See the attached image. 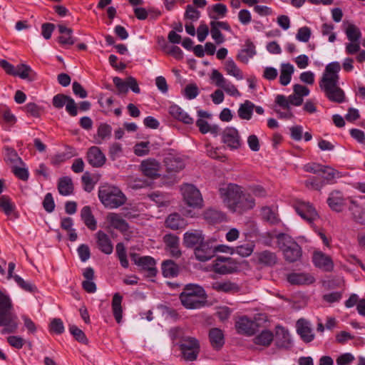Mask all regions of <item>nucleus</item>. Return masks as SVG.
<instances>
[{
    "mask_svg": "<svg viewBox=\"0 0 365 365\" xmlns=\"http://www.w3.org/2000/svg\"><path fill=\"white\" fill-rule=\"evenodd\" d=\"M340 70L341 66L337 61L327 64L319 82L320 89L328 100L337 103L345 101V93L339 86Z\"/></svg>",
    "mask_w": 365,
    "mask_h": 365,
    "instance_id": "1",
    "label": "nucleus"
},
{
    "mask_svg": "<svg viewBox=\"0 0 365 365\" xmlns=\"http://www.w3.org/2000/svg\"><path fill=\"white\" fill-rule=\"evenodd\" d=\"M221 199L226 206L234 212L242 213L252 209L255 200L250 194L245 193L237 184L230 183L219 189Z\"/></svg>",
    "mask_w": 365,
    "mask_h": 365,
    "instance_id": "2",
    "label": "nucleus"
},
{
    "mask_svg": "<svg viewBox=\"0 0 365 365\" xmlns=\"http://www.w3.org/2000/svg\"><path fill=\"white\" fill-rule=\"evenodd\" d=\"M179 298L186 309H196L205 306L207 295L202 287L196 284H188L183 288Z\"/></svg>",
    "mask_w": 365,
    "mask_h": 365,
    "instance_id": "3",
    "label": "nucleus"
},
{
    "mask_svg": "<svg viewBox=\"0 0 365 365\" xmlns=\"http://www.w3.org/2000/svg\"><path fill=\"white\" fill-rule=\"evenodd\" d=\"M98 198L103 206L108 209H116L125 204L127 197L117 186L103 184L98 188Z\"/></svg>",
    "mask_w": 365,
    "mask_h": 365,
    "instance_id": "4",
    "label": "nucleus"
},
{
    "mask_svg": "<svg viewBox=\"0 0 365 365\" xmlns=\"http://www.w3.org/2000/svg\"><path fill=\"white\" fill-rule=\"evenodd\" d=\"M278 244L284 257L289 262L298 261L302 255V247L289 235L279 234Z\"/></svg>",
    "mask_w": 365,
    "mask_h": 365,
    "instance_id": "5",
    "label": "nucleus"
},
{
    "mask_svg": "<svg viewBox=\"0 0 365 365\" xmlns=\"http://www.w3.org/2000/svg\"><path fill=\"white\" fill-rule=\"evenodd\" d=\"M176 337L180 338L178 346L182 358L187 361H195L200 351L199 341L195 337L180 336L179 334H176Z\"/></svg>",
    "mask_w": 365,
    "mask_h": 365,
    "instance_id": "6",
    "label": "nucleus"
},
{
    "mask_svg": "<svg viewBox=\"0 0 365 365\" xmlns=\"http://www.w3.org/2000/svg\"><path fill=\"white\" fill-rule=\"evenodd\" d=\"M240 270V264L234 259L217 257L212 264V271L220 274H230Z\"/></svg>",
    "mask_w": 365,
    "mask_h": 365,
    "instance_id": "7",
    "label": "nucleus"
},
{
    "mask_svg": "<svg viewBox=\"0 0 365 365\" xmlns=\"http://www.w3.org/2000/svg\"><path fill=\"white\" fill-rule=\"evenodd\" d=\"M181 192L185 202L193 208L201 207L202 197L199 190L191 184H185L181 187Z\"/></svg>",
    "mask_w": 365,
    "mask_h": 365,
    "instance_id": "8",
    "label": "nucleus"
},
{
    "mask_svg": "<svg viewBox=\"0 0 365 365\" xmlns=\"http://www.w3.org/2000/svg\"><path fill=\"white\" fill-rule=\"evenodd\" d=\"M195 258L199 262H207L215 255V240H204L194 250Z\"/></svg>",
    "mask_w": 365,
    "mask_h": 365,
    "instance_id": "9",
    "label": "nucleus"
},
{
    "mask_svg": "<svg viewBox=\"0 0 365 365\" xmlns=\"http://www.w3.org/2000/svg\"><path fill=\"white\" fill-rule=\"evenodd\" d=\"M53 106L57 108L61 109L64 106L66 110L71 116H76L78 114V108L74 100L65 94L59 93L53 96L52 100Z\"/></svg>",
    "mask_w": 365,
    "mask_h": 365,
    "instance_id": "10",
    "label": "nucleus"
},
{
    "mask_svg": "<svg viewBox=\"0 0 365 365\" xmlns=\"http://www.w3.org/2000/svg\"><path fill=\"white\" fill-rule=\"evenodd\" d=\"M294 207L297 213L309 224L319 218L317 210L309 202L299 201L294 204Z\"/></svg>",
    "mask_w": 365,
    "mask_h": 365,
    "instance_id": "11",
    "label": "nucleus"
},
{
    "mask_svg": "<svg viewBox=\"0 0 365 365\" xmlns=\"http://www.w3.org/2000/svg\"><path fill=\"white\" fill-rule=\"evenodd\" d=\"M131 260L138 266L142 270L148 272V277H154L156 275L157 269L155 267V260L150 256L140 257L136 253L130 255Z\"/></svg>",
    "mask_w": 365,
    "mask_h": 365,
    "instance_id": "12",
    "label": "nucleus"
},
{
    "mask_svg": "<svg viewBox=\"0 0 365 365\" xmlns=\"http://www.w3.org/2000/svg\"><path fill=\"white\" fill-rule=\"evenodd\" d=\"M222 140L231 150L241 146V139L238 130L233 127H227L222 132Z\"/></svg>",
    "mask_w": 365,
    "mask_h": 365,
    "instance_id": "13",
    "label": "nucleus"
},
{
    "mask_svg": "<svg viewBox=\"0 0 365 365\" xmlns=\"http://www.w3.org/2000/svg\"><path fill=\"white\" fill-rule=\"evenodd\" d=\"M143 174L151 179L160 176V163L155 158H148L143 160L140 165Z\"/></svg>",
    "mask_w": 365,
    "mask_h": 365,
    "instance_id": "14",
    "label": "nucleus"
},
{
    "mask_svg": "<svg viewBox=\"0 0 365 365\" xmlns=\"http://www.w3.org/2000/svg\"><path fill=\"white\" fill-rule=\"evenodd\" d=\"M312 261L315 267L324 272H331L334 269V262L330 256L321 251H315L312 255Z\"/></svg>",
    "mask_w": 365,
    "mask_h": 365,
    "instance_id": "15",
    "label": "nucleus"
},
{
    "mask_svg": "<svg viewBox=\"0 0 365 365\" xmlns=\"http://www.w3.org/2000/svg\"><path fill=\"white\" fill-rule=\"evenodd\" d=\"M86 158L88 163L93 168H101L106 161V155L97 146H92L88 149Z\"/></svg>",
    "mask_w": 365,
    "mask_h": 365,
    "instance_id": "16",
    "label": "nucleus"
},
{
    "mask_svg": "<svg viewBox=\"0 0 365 365\" xmlns=\"http://www.w3.org/2000/svg\"><path fill=\"white\" fill-rule=\"evenodd\" d=\"M327 202L333 211L339 212L345 205V198L341 191L333 190L329 193Z\"/></svg>",
    "mask_w": 365,
    "mask_h": 365,
    "instance_id": "17",
    "label": "nucleus"
},
{
    "mask_svg": "<svg viewBox=\"0 0 365 365\" xmlns=\"http://www.w3.org/2000/svg\"><path fill=\"white\" fill-rule=\"evenodd\" d=\"M257 262L264 267H273L278 262V257L275 252L270 250H263L255 253Z\"/></svg>",
    "mask_w": 365,
    "mask_h": 365,
    "instance_id": "18",
    "label": "nucleus"
},
{
    "mask_svg": "<svg viewBox=\"0 0 365 365\" xmlns=\"http://www.w3.org/2000/svg\"><path fill=\"white\" fill-rule=\"evenodd\" d=\"M204 240L202 231L197 230L186 232L183 235V244L188 248H195Z\"/></svg>",
    "mask_w": 365,
    "mask_h": 365,
    "instance_id": "19",
    "label": "nucleus"
},
{
    "mask_svg": "<svg viewBox=\"0 0 365 365\" xmlns=\"http://www.w3.org/2000/svg\"><path fill=\"white\" fill-rule=\"evenodd\" d=\"M303 103V98L297 96L294 93L286 97L283 95H277L275 98V103L282 108H291V106H299Z\"/></svg>",
    "mask_w": 365,
    "mask_h": 365,
    "instance_id": "20",
    "label": "nucleus"
},
{
    "mask_svg": "<svg viewBox=\"0 0 365 365\" xmlns=\"http://www.w3.org/2000/svg\"><path fill=\"white\" fill-rule=\"evenodd\" d=\"M259 327L257 321H236L235 324L237 333L248 336L254 335Z\"/></svg>",
    "mask_w": 365,
    "mask_h": 365,
    "instance_id": "21",
    "label": "nucleus"
},
{
    "mask_svg": "<svg viewBox=\"0 0 365 365\" xmlns=\"http://www.w3.org/2000/svg\"><path fill=\"white\" fill-rule=\"evenodd\" d=\"M13 306L8 295L0 290V319H11Z\"/></svg>",
    "mask_w": 365,
    "mask_h": 365,
    "instance_id": "22",
    "label": "nucleus"
},
{
    "mask_svg": "<svg viewBox=\"0 0 365 365\" xmlns=\"http://www.w3.org/2000/svg\"><path fill=\"white\" fill-rule=\"evenodd\" d=\"M96 243L98 249L106 255L113 252V245L109 237L103 231L99 230L96 234Z\"/></svg>",
    "mask_w": 365,
    "mask_h": 365,
    "instance_id": "23",
    "label": "nucleus"
},
{
    "mask_svg": "<svg viewBox=\"0 0 365 365\" xmlns=\"http://www.w3.org/2000/svg\"><path fill=\"white\" fill-rule=\"evenodd\" d=\"M210 287L218 292L236 293L240 291V287L230 280L215 281L210 284Z\"/></svg>",
    "mask_w": 365,
    "mask_h": 365,
    "instance_id": "24",
    "label": "nucleus"
},
{
    "mask_svg": "<svg viewBox=\"0 0 365 365\" xmlns=\"http://www.w3.org/2000/svg\"><path fill=\"white\" fill-rule=\"evenodd\" d=\"M296 327L297 334L303 341L309 343L314 339V334L309 321H297Z\"/></svg>",
    "mask_w": 365,
    "mask_h": 365,
    "instance_id": "25",
    "label": "nucleus"
},
{
    "mask_svg": "<svg viewBox=\"0 0 365 365\" xmlns=\"http://www.w3.org/2000/svg\"><path fill=\"white\" fill-rule=\"evenodd\" d=\"M209 340L212 347L216 350H220L225 342L223 331L218 328H212L208 334Z\"/></svg>",
    "mask_w": 365,
    "mask_h": 365,
    "instance_id": "26",
    "label": "nucleus"
},
{
    "mask_svg": "<svg viewBox=\"0 0 365 365\" xmlns=\"http://www.w3.org/2000/svg\"><path fill=\"white\" fill-rule=\"evenodd\" d=\"M165 226L173 230L185 229L187 225V222L178 213H172L169 215L165 222Z\"/></svg>",
    "mask_w": 365,
    "mask_h": 365,
    "instance_id": "27",
    "label": "nucleus"
},
{
    "mask_svg": "<svg viewBox=\"0 0 365 365\" xmlns=\"http://www.w3.org/2000/svg\"><path fill=\"white\" fill-rule=\"evenodd\" d=\"M0 121L4 130H9L16 122V116L6 106H0Z\"/></svg>",
    "mask_w": 365,
    "mask_h": 365,
    "instance_id": "28",
    "label": "nucleus"
},
{
    "mask_svg": "<svg viewBox=\"0 0 365 365\" xmlns=\"http://www.w3.org/2000/svg\"><path fill=\"white\" fill-rule=\"evenodd\" d=\"M276 345L281 348H288L290 346L292 341L289 333L287 329L281 326L276 327L275 334Z\"/></svg>",
    "mask_w": 365,
    "mask_h": 365,
    "instance_id": "29",
    "label": "nucleus"
},
{
    "mask_svg": "<svg viewBox=\"0 0 365 365\" xmlns=\"http://www.w3.org/2000/svg\"><path fill=\"white\" fill-rule=\"evenodd\" d=\"M256 54L255 46L250 39H247L244 46V48L241 49L237 56V59L240 61L247 63L249 59Z\"/></svg>",
    "mask_w": 365,
    "mask_h": 365,
    "instance_id": "30",
    "label": "nucleus"
},
{
    "mask_svg": "<svg viewBox=\"0 0 365 365\" xmlns=\"http://www.w3.org/2000/svg\"><path fill=\"white\" fill-rule=\"evenodd\" d=\"M165 165L168 173H178L185 168V163L180 157L168 155L165 158Z\"/></svg>",
    "mask_w": 365,
    "mask_h": 365,
    "instance_id": "31",
    "label": "nucleus"
},
{
    "mask_svg": "<svg viewBox=\"0 0 365 365\" xmlns=\"http://www.w3.org/2000/svg\"><path fill=\"white\" fill-rule=\"evenodd\" d=\"M287 281L292 284H310L315 279L308 273H291L287 275Z\"/></svg>",
    "mask_w": 365,
    "mask_h": 365,
    "instance_id": "32",
    "label": "nucleus"
},
{
    "mask_svg": "<svg viewBox=\"0 0 365 365\" xmlns=\"http://www.w3.org/2000/svg\"><path fill=\"white\" fill-rule=\"evenodd\" d=\"M169 113L172 117L185 124H192L193 119L178 105H172L169 108Z\"/></svg>",
    "mask_w": 365,
    "mask_h": 365,
    "instance_id": "33",
    "label": "nucleus"
},
{
    "mask_svg": "<svg viewBox=\"0 0 365 365\" xmlns=\"http://www.w3.org/2000/svg\"><path fill=\"white\" fill-rule=\"evenodd\" d=\"M58 31L61 36L58 37V42L62 45H73L76 38L72 36L73 30L63 24L58 25Z\"/></svg>",
    "mask_w": 365,
    "mask_h": 365,
    "instance_id": "34",
    "label": "nucleus"
},
{
    "mask_svg": "<svg viewBox=\"0 0 365 365\" xmlns=\"http://www.w3.org/2000/svg\"><path fill=\"white\" fill-rule=\"evenodd\" d=\"M108 220L115 229L120 232H126L129 229L128 222L117 213H110Z\"/></svg>",
    "mask_w": 365,
    "mask_h": 365,
    "instance_id": "35",
    "label": "nucleus"
},
{
    "mask_svg": "<svg viewBox=\"0 0 365 365\" xmlns=\"http://www.w3.org/2000/svg\"><path fill=\"white\" fill-rule=\"evenodd\" d=\"M58 190L64 196L73 194V185L71 178L68 176L60 178L58 182Z\"/></svg>",
    "mask_w": 365,
    "mask_h": 365,
    "instance_id": "36",
    "label": "nucleus"
},
{
    "mask_svg": "<svg viewBox=\"0 0 365 365\" xmlns=\"http://www.w3.org/2000/svg\"><path fill=\"white\" fill-rule=\"evenodd\" d=\"M294 71V66L289 63L281 65L279 83L282 86H287L290 83Z\"/></svg>",
    "mask_w": 365,
    "mask_h": 365,
    "instance_id": "37",
    "label": "nucleus"
},
{
    "mask_svg": "<svg viewBox=\"0 0 365 365\" xmlns=\"http://www.w3.org/2000/svg\"><path fill=\"white\" fill-rule=\"evenodd\" d=\"M81 217L85 225L91 230L96 229V221L89 206H84L81 211Z\"/></svg>",
    "mask_w": 365,
    "mask_h": 365,
    "instance_id": "38",
    "label": "nucleus"
},
{
    "mask_svg": "<svg viewBox=\"0 0 365 365\" xmlns=\"http://www.w3.org/2000/svg\"><path fill=\"white\" fill-rule=\"evenodd\" d=\"M321 173L324 174V179L322 180L324 181L325 184L334 183V180L336 178H340L342 177L340 172L328 165H324Z\"/></svg>",
    "mask_w": 365,
    "mask_h": 365,
    "instance_id": "39",
    "label": "nucleus"
},
{
    "mask_svg": "<svg viewBox=\"0 0 365 365\" xmlns=\"http://www.w3.org/2000/svg\"><path fill=\"white\" fill-rule=\"evenodd\" d=\"M162 272L165 277H174L179 272V267L174 261L168 259L162 263Z\"/></svg>",
    "mask_w": 365,
    "mask_h": 365,
    "instance_id": "40",
    "label": "nucleus"
},
{
    "mask_svg": "<svg viewBox=\"0 0 365 365\" xmlns=\"http://www.w3.org/2000/svg\"><path fill=\"white\" fill-rule=\"evenodd\" d=\"M349 210L351 211L353 218L356 222L365 225V207L352 201Z\"/></svg>",
    "mask_w": 365,
    "mask_h": 365,
    "instance_id": "41",
    "label": "nucleus"
},
{
    "mask_svg": "<svg viewBox=\"0 0 365 365\" xmlns=\"http://www.w3.org/2000/svg\"><path fill=\"white\" fill-rule=\"evenodd\" d=\"M255 105L250 101L245 102L240 106L238 109V115L241 119L250 120L252 118Z\"/></svg>",
    "mask_w": 365,
    "mask_h": 365,
    "instance_id": "42",
    "label": "nucleus"
},
{
    "mask_svg": "<svg viewBox=\"0 0 365 365\" xmlns=\"http://www.w3.org/2000/svg\"><path fill=\"white\" fill-rule=\"evenodd\" d=\"M273 341V334L267 330L262 331L253 339V342L257 345L269 346Z\"/></svg>",
    "mask_w": 365,
    "mask_h": 365,
    "instance_id": "43",
    "label": "nucleus"
},
{
    "mask_svg": "<svg viewBox=\"0 0 365 365\" xmlns=\"http://www.w3.org/2000/svg\"><path fill=\"white\" fill-rule=\"evenodd\" d=\"M204 218L210 224H215L222 222L224 220V215L215 209L210 208L205 211Z\"/></svg>",
    "mask_w": 365,
    "mask_h": 365,
    "instance_id": "44",
    "label": "nucleus"
},
{
    "mask_svg": "<svg viewBox=\"0 0 365 365\" xmlns=\"http://www.w3.org/2000/svg\"><path fill=\"white\" fill-rule=\"evenodd\" d=\"M225 70L227 74L235 77L237 80H241L243 78L242 71L237 67L235 62L231 58L225 61Z\"/></svg>",
    "mask_w": 365,
    "mask_h": 365,
    "instance_id": "45",
    "label": "nucleus"
},
{
    "mask_svg": "<svg viewBox=\"0 0 365 365\" xmlns=\"http://www.w3.org/2000/svg\"><path fill=\"white\" fill-rule=\"evenodd\" d=\"M123 297L119 293H115L112 299V308L115 319H122V302Z\"/></svg>",
    "mask_w": 365,
    "mask_h": 365,
    "instance_id": "46",
    "label": "nucleus"
},
{
    "mask_svg": "<svg viewBox=\"0 0 365 365\" xmlns=\"http://www.w3.org/2000/svg\"><path fill=\"white\" fill-rule=\"evenodd\" d=\"M262 219L271 225H275L279 220L277 215L269 207H264L261 210Z\"/></svg>",
    "mask_w": 365,
    "mask_h": 365,
    "instance_id": "47",
    "label": "nucleus"
},
{
    "mask_svg": "<svg viewBox=\"0 0 365 365\" xmlns=\"http://www.w3.org/2000/svg\"><path fill=\"white\" fill-rule=\"evenodd\" d=\"M5 157L4 160L6 163L14 164L16 162H19L21 164H24L21 158L19 157L16 151L9 146L4 147Z\"/></svg>",
    "mask_w": 365,
    "mask_h": 365,
    "instance_id": "48",
    "label": "nucleus"
},
{
    "mask_svg": "<svg viewBox=\"0 0 365 365\" xmlns=\"http://www.w3.org/2000/svg\"><path fill=\"white\" fill-rule=\"evenodd\" d=\"M0 207L7 216H9L14 212L16 207L9 196L2 195L0 197Z\"/></svg>",
    "mask_w": 365,
    "mask_h": 365,
    "instance_id": "49",
    "label": "nucleus"
},
{
    "mask_svg": "<svg viewBox=\"0 0 365 365\" xmlns=\"http://www.w3.org/2000/svg\"><path fill=\"white\" fill-rule=\"evenodd\" d=\"M16 74L14 76H19L22 79H29L31 81L33 78L31 75L33 73L31 68L26 64L18 65L16 68Z\"/></svg>",
    "mask_w": 365,
    "mask_h": 365,
    "instance_id": "50",
    "label": "nucleus"
},
{
    "mask_svg": "<svg viewBox=\"0 0 365 365\" xmlns=\"http://www.w3.org/2000/svg\"><path fill=\"white\" fill-rule=\"evenodd\" d=\"M345 32L347 38L351 42H358L361 36V33L359 29L354 24H349Z\"/></svg>",
    "mask_w": 365,
    "mask_h": 365,
    "instance_id": "51",
    "label": "nucleus"
},
{
    "mask_svg": "<svg viewBox=\"0 0 365 365\" xmlns=\"http://www.w3.org/2000/svg\"><path fill=\"white\" fill-rule=\"evenodd\" d=\"M123 155L122 145L119 143H113L109 145L108 156L112 161L116 160Z\"/></svg>",
    "mask_w": 365,
    "mask_h": 365,
    "instance_id": "52",
    "label": "nucleus"
},
{
    "mask_svg": "<svg viewBox=\"0 0 365 365\" xmlns=\"http://www.w3.org/2000/svg\"><path fill=\"white\" fill-rule=\"evenodd\" d=\"M304 185L309 189L320 191L324 186L325 182L317 177L312 176L305 180Z\"/></svg>",
    "mask_w": 365,
    "mask_h": 365,
    "instance_id": "53",
    "label": "nucleus"
},
{
    "mask_svg": "<svg viewBox=\"0 0 365 365\" xmlns=\"http://www.w3.org/2000/svg\"><path fill=\"white\" fill-rule=\"evenodd\" d=\"M0 332L2 334L14 333L18 328L16 321H0Z\"/></svg>",
    "mask_w": 365,
    "mask_h": 365,
    "instance_id": "54",
    "label": "nucleus"
},
{
    "mask_svg": "<svg viewBox=\"0 0 365 365\" xmlns=\"http://www.w3.org/2000/svg\"><path fill=\"white\" fill-rule=\"evenodd\" d=\"M255 245L252 242H249L245 245H242L235 248V252L242 257H246L253 252Z\"/></svg>",
    "mask_w": 365,
    "mask_h": 365,
    "instance_id": "55",
    "label": "nucleus"
},
{
    "mask_svg": "<svg viewBox=\"0 0 365 365\" xmlns=\"http://www.w3.org/2000/svg\"><path fill=\"white\" fill-rule=\"evenodd\" d=\"M69 331L76 341L83 344H88V339L81 329L75 325H72L70 326Z\"/></svg>",
    "mask_w": 365,
    "mask_h": 365,
    "instance_id": "56",
    "label": "nucleus"
},
{
    "mask_svg": "<svg viewBox=\"0 0 365 365\" xmlns=\"http://www.w3.org/2000/svg\"><path fill=\"white\" fill-rule=\"evenodd\" d=\"M112 128L107 123H101L97 130L98 137L101 140L109 139L111 136Z\"/></svg>",
    "mask_w": 365,
    "mask_h": 365,
    "instance_id": "57",
    "label": "nucleus"
},
{
    "mask_svg": "<svg viewBox=\"0 0 365 365\" xmlns=\"http://www.w3.org/2000/svg\"><path fill=\"white\" fill-rule=\"evenodd\" d=\"M200 11L195 9L192 5H187L184 14L185 19H188L192 21H196L200 19Z\"/></svg>",
    "mask_w": 365,
    "mask_h": 365,
    "instance_id": "58",
    "label": "nucleus"
},
{
    "mask_svg": "<svg viewBox=\"0 0 365 365\" xmlns=\"http://www.w3.org/2000/svg\"><path fill=\"white\" fill-rule=\"evenodd\" d=\"M14 279L17 283V284L25 291L29 292H34L36 290V287L35 285H34L29 282L24 280V279H22L19 275L15 274L14 276Z\"/></svg>",
    "mask_w": 365,
    "mask_h": 365,
    "instance_id": "59",
    "label": "nucleus"
},
{
    "mask_svg": "<svg viewBox=\"0 0 365 365\" xmlns=\"http://www.w3.org/2000/svg\"><path fill=\"white\" fill-rule=\"evenodd\" d=\"M149 142H140L134 147V153L137 156H144L149 153Z\"/></svg>",
    "mask_w": 365,
    "mask_h": 365,
    "instance_id": "60",
    "label": "nucleus"
},
{
    "mask_svg": "<svg viewBox=\"0 0 365 365\" xmlns=\"http://www.w3.org/2000/svg\"><path fill=\"white\" fill-rule=\"evenodd\" d=\"M311 36V30L307 26H304L299 28L298 29L297 34L296 35V38L302 42H307L309 41Z\"/></svg>",
    "mask_w": 365,
    "mask_h": 365,
    "instance_id": "61",
    "label": "nucleus"
},
{
    "mask_svg": "<svg viewBox=\"0 0 365 365\" xmlns=\"http://www.w3.org/2000/svg\"><path fill=\"white\" fill-rule=\"evenodd\" d=\"M199 90L196 84H188L184 90V95L187 99H194L197 96Z\"/></svg>",
    "mask_w": 365,
    "mask_h": 365,
    "instance_id": "62",
    "label": "nucleus"
},
{
    "mask_svg": "<svg viewBox=\"0 0 365 365\" xmlns=\"http://www.w3.org/2000/svg\"><path fill=\"white\" fill-rule=\"evenodd\" d=\"M24 110L33 117L38 118L41 115V108L34 103H27L24 106Z\"/></svg>",
    "mask_w": 365,
    "mask_h": 365,
    "instance_id": "63",
    "label": "nucleus"
},
{
    "mask_svg": "<svg viewBox=\"0 0 365 365\" xmlns=\"http://www.w3.org/2000/svg\"><path fill=\"white\" fill-rule=\"evenodd\" d=\"M221 88H222L228 95L232 96L238 97L241 95L235 86L227 80Z\"/></svg>",
    "mask_w": 365,
    "mask_h": 365,
    "instance_id": "64",
    "label": "nucleus"
}]
</instances>
